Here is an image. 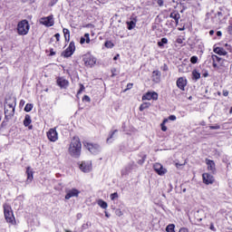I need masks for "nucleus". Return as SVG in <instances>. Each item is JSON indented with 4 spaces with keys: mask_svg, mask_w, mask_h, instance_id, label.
<instances>
[{
    "mask_svg": "<svg viewBox=\"0 0 232 232\" xmlns=\"http://www.w3.org/2000/svg\"><path fill=\"white\" fill-rule=\"evenodd\" d=\"M81 151H82L81 139L79 137H73L69 144L68 153L72 159H79L81 157Z\"/></svg>",
    "mask_w": 232,
    "mask_h": 232,
    "instance_id": "f257e3e1",
    "label": "nucleus"
},
{
    "mask_svg": "<svg viewBox=\"0 0 232 232\" xmlns=\"http://www.w3.org/2000/svg\"><path fill=\"white\" fill-rule=\"evenodd\" d=\"M4 215L6 222L8 224H12V226L15 225V217L14 216V210H12V207L8 204H4Z\"/></svg>",
    "mask_w": 232,
    "mask_h": 232,
    "instance_id": "f03ea898",
    "label": "nucleus"
},
{
    "mask_svg": "<svg viewBox=\"0 0 232 232\" xmlns=\"http://www.w3.org/2000/svg\"><path fill=\"white\" fill-rule=\"evenodd\" d=\"M18 35H27L30 32V24L27 20H22L17 24Z\"/></svg>",
    "mask_w": 232,
    "mask_h": 232,
    "instance_id": "7ed1b4c3",
    "label": "nucleus"
},
{
    "mask_svg": "<svg viewBox=\"0 0 232 232\" xmlns=\"http://www.w3.org/2000/svg\"><path fill=\"white\" fill-rule=\"evenodd\" d=\"M82 61L85 64V66L92 68L95 66L97 63V58H95L93 55L87 53L82 56Z\"/></svg>",
    "mask_w": 232,
    "mask_h": 232,
    "instance_id": "20e7f679",
    "label": "nucleus"
},
{
    "mask_svg": "<svg viewBox=\"0 0 232 232\" xmlns=\"http://www.w3.org/2000/svg\"><path fill=\"white\" fill-rule=\"evenodd\" d=\"M84 147L92 155H97V153H100V151H101V146L99 144H95V143L93 144V143H91V142H85L84 143Z\"/></svg>",
    "mask_w": 232,
    "mask_h": 232,
    "instance_id": "39448f33",
    "label": "nucleus"
},
{
    "mask_svg": "<svg viewBox=\"0 0 232 232\" xmlns=\"http://www.w3.org/2000/svg\"><path fill=\"white\" fill-rule=\"evenodd\" d=\"M75 53V43L71 42L65 51L62 53V57H72Z\"/></svg>",
    "mask_w": 232,
    "mask_h": 232,
    "instance_id": "423d86ee",
    "label": "nucleus"
},
{
    "mask_svg": "<svg viewBox=\"0 0 232 232\" xmlns=\"http://www.w3.org/2000/svg\"><path fill=\"white\" fill-rule=\"evenodd\" d=\"M47 138L51 142H57V140H59V134L57 133V130L55 128L50 129L47 131Z\"/></svg>",
    "mask_w": 232,
    "mask_h": 232,
    "instance_id": "0eeeda50",
    "label": "nucleus"
},
{
    "mask_svg": "<svg viewBox=\"0 0 232 232\" xmlns=\"http://www.w3.org/2000/svg\"><path fill=\"white\" fill-rule=\"evenodd\" d=\"M65 200H70V198H73L79 197L81 195V190L77 188H71V189H66L65 190Z\"/></svg>",
    "mask_w": 232,
    "mask_h": 232,
    "instance_id": "6e6552de",
    "label": "nucleus"
},
{
    "mask_svg": "<svg viewBox=\"0 0 232 232\" xmlns=\"http://www.w3.org/2000/svg\"><path fill=\"white\" fill-rule=\"evenodd\" d=\"M153 168H154V170L156 171V173H158V175H160V177H162V175H166V173H168V170L160 163H155Z\"/></svg>",
    "mask_w": 232,
    "mask_h": 232,
    "instance_id": "1a4fd4ad",
    "label": "nucleus"
},
{
    "mask_svg": "<svg viewBox=\"0 0 232 232\" xmlns=\"http://www.w3.org/2000/svg\"><path fill=\"white\" fill-rule=\"evenodd\" d=\"M159 99V94L155 92H147L142 96V101H157Z\"/></svg>",
    "mask_w": 232,
    "mask_h": 232,
    "instance_id": "9d476101",
    "label": "nucleus"
},
{
    "mask_svg": "<svg viewBox=\"0 0 232 232\" xmlns=\"http://www.w3.org/2000/svg\"><path fill=\"white\" fill-rule=\"evenodd\" d=\"M57 86H60L62 89L66 90L70 86V82L64 79L63 77H59L56 80Z\"/></svg>",
    "mask_w": 232,
    "mask_h": 232,
    "instance_id": "9b49d317",
    "label": "nucleus"
},
{
    "mask_svg": "<svg viewBox=\"0 0 232 232\" xmlns=\"http://www.w3.org/2000/svg\"><path fill=\"white\" fill-rule=\"evenodd\" d=\"M136 168L137 164H135V162H130L121 170V175H128L133 171V169H136Z\"/></svg>",
    "mask_w": 232,
    "mask_h": 232,
    "instance_id": "f8f14e48",
    "label": "nucleus"
},
{
    "mask_svg": "<svg viewBox=\"0 0 232 232\" xmlns=\"http://www.w3.org/2000/svg\"><path fill=\"white\" fill-rule=\"evenodd\" d=\"M80 169L83 171V173H90V171H92V161L82 162Z\"/></svg>",
    "mask_w": 232,
    "mask_h": 232,
    "instance_id": "ddd939ff",
    "label": "nucleus"
},
{
    "mask_svg": "<svg viewBox=\"0 0 232 232\" xmlns=\"http://www.w3.org/2000/svg\"><path fill=\"white\" fill-rule=\"evenodd\" d=\"M205 162L208 166V170L210 171V173H216L217 172V167L215 164V161L209 159H206Z\"/></svg>",
    "mask_w": 232,
    "mask_h": 232,
    "instance_id": "4468645a",
    "label": "nucleus"
},
{
    "mask_svg": "<svg viewBox=\"0 0 232 232\" xmlns=\"http://www.w3.org/2000/svg\"><path fill=\"white\" fill-rule=\"evenodd\" d=\"M41 24L44 26H53V16L50 15L40 19Z\"/></svg>",
    "mask_w": 232,
    "mask_h": 232,
    "instance_id": "2eb2a0df",
    "label": "nucleus"
},
{
    "mask_svg": "<svg viewBox=\"0 0 232 232\" xmlns=\"http://www.w3.org/2000/svg\"><path fill=\"white\" fill-rule=\"evenodd\" d=\"M203 182L204 184H207V186H209V184H213L215 182V178L209 174V173H203Z\"/></svg>",
    "mask_w": 232,
    "mask_h": 232,
    "instance_id": "dca6fc26",
    "label": "nucleus"
},
{
    "mask_svg": "<svg viewBox=\"0 0 232 232\" xmlns=\"http://www.w3.org/2000/svg\"><path fill=\"white\" fill-rule=\"evenodd\" d=\"M176 84H177L178 88H179V90H182V92H184V90L188 84V80H186V78H184V77H179L177 80Z\"/></svg>",
    "mask_w": 232,
    "mask_h": 232,
    "instance_id": "f3484780",
    "label": "nucleus"
},
{
    "mask_svg": "<svg viewBox=\"0 0 232 232\" xmlns=\"http://www.w3.org/2000/svg\"><path fill=\"white\" fill-rule=\"evenodd\" d=\"M32 124V117L29 114H26L24 120V126L28 128V130H34V126Z\"/></svg>",
    "mask_w": 232,
    "mask_h": 232,
    "instance_id": "a211bd4d",
    "label": "nucleus"
},
{
    "mask_svg": "<svg viewBox=\"0 0 232 232\" xmlns=\"http://www.w3.org/2000/svg\"><path fill=\"white\" fill-rule=\"evenodd\" d=\"M5 109H10L9 115H14L15 113V100H14L13 102H6Z\"/></svg>",
    "mask_w": 232,
    "mask_h": 232,
    "instance_id": "6ab92c4d",
    "label": "nucleus"
},
{
    "mask_svg": "<svg viewBox=\"0 0 232 232\" xmlns=\"http://www.w3.org/2000/svg\"><path fill=\"white\" fill-rule=\"evenodd\" d=\"M26 175H27V182H32V180H34V170H32V168L27 167Z\"/></svg>",
    "mask_w": 232,
    "mask_h": 232,
    "instance_id": "aec40b11",
    "label": "nucleus"
},
{
    "mask_svg": "<svg viewBox=\"0 0 232 232\" xmlns=\"http://www.w3.org/2000/svg\"><path fill=\"white\" fill-rule=\"evenodd\" d=\"M169 17L171 19H174L176 24H179V19H180V14H179V12L174 11L169 14Z\"/></svg>",
    "mask_w": 232,
    "mask_h": 232,
    "instance_id": "412c9836",
    "label": "nucleus"
},
{
    "mask_svg": "<svg viewBox=\"0 0 232 232\" xmlns=\"http://www.w3.org/2000/svg\"><path fill=\"white\" fill-rule=\"evenodd\" d=\"M214 53H218V55H227V52L222 47H216Z\"/></svg>",
    "mask_w": 232,
    "mask_h": 232,
    "instance_id": "4be33fe9",
    "label": "nucleus"
},
{
    "mask_svg": "<svg viewBox=\"0 0 232 232\" xmlns=\"http://www.w3.org/2000/svg\"><path fill=\"white\" fill-rule=\"evenodd\" d=\"M90 44V34L86 33L84 34V37H81L80 39V44Z\"/></svg>",
    "mask_w": 232,
    "mask_h": 232,
    "instance_id": "5701e85b",
    "label": "nucleus"
},
{
    "mask_svg": "<svg viewBox=\"0 0 232 232\" xmlns=\"http://www.w3.org/2000/svg\"><path fill=\"white\" fill-rule=\"evenodd\" d=\"M212 61H213V68H218V64L217 63H220L222 61V58L217 56V55H212Z\"/></svg>",
    "mask_w": 232,
    "mask_h": 232,
    "instance_id": "b1692460",
    "label": "nucleus"
},
{
    "mask_svg": "<svg viewBox=\"0 0 232 232\" xmlns=\"http://www.w3.org/2000/svg\"><path fill=\"white\" fill-rule=\"evenodd\" d=\"M117 131H119V130H114L113 131L110 132L109 137L107 138V143L108 144L113 142V140H111V139H113V136L117 133Z\"/></svg>",
    "mask_w": 232,
    "mask_h": 232,
    "instance_id": "393cba45",
    "label": "nucleus"
},
{
    "mask_svg": "<svg viewBox=\"0 0 232 232\" xmlns=\"http://www.w3.org/2000/svg\"><path fill=\"white\" fill-rule=\"evenodd\" d=\"M200 79V72H198L197 70L192 71V80L193 81H198Z\"/></svg>",
    "mask_w": 232,
    "mask_h": 232,
    "instance_id": "a878e982",
    "label": "nucleus"
},
{
    "mask_svg": "<svg viewBox=\"0 0 232 232\" xmlns=\"http://www.w3.org/2000/svg\"><path fill=\"white\" fill-rule=\"evenodd\" d=\"M65 41L70 42V30L63 28V30Z\"/></svg>",
    "mask_w": 232,
    "mask_h": 232,
    "instance_id": "bb28decb",
    "label": "nucleus"
},
{
    "mask_svg": "<svg viewBox=\"0 0 232 232\" xmlns=\"http://www.w3.org/2000/svg\"><path fill=\"white\" fill-rule=\"evenodd\" d=\"M98 206H100V208H102V209H106L108 208V203H106V201L100 199L98 200Z\"/></svg>",
    "mask_w": 232,
    "mask_h": 232,
    "instance_id": "cd10ccee",
    "label": "nucleus"
},
{
    "mask_svg": "<svg viewBox=\"0 0 232 232\" xmlns=\"http://www.w3.org/2000/svg\"><path fill=\"white\" fill-rule=\"evenodd\" d=\"M5 115L7 121H10L14 117V114H10V109H5Z\"/></svg>",
    "mask_w": 232,
    "mask_h": 232,
    "instance_id": "c85d7f7f",
    "label": "nucleus"
},
{
    "mask_svg": "<svg viewBox=\"0 0 232 232\" xmlns=\"http://www.w3.org/2000/svg\"><path fill=\"white\" fill-rule=\"evenodd\" d=\"M136 24H137L134 21L127 22L128 30H133V28H135Z\"/></svg>",
    "mask_w": 232,
    "mask_h": 232,
    "instance_id": "c756f323",
    "label": "nucleus"
},
{
    "mask_svg": "<svg viewBox=\"0 0 232 232\" xmlns=\"http://www.w3.org/2000/svg\"><path fill=\"white\" fill-rule=\"evenodd\" d=\"M164 44H168V38H162L160 42H158V46H160V48H162Z\"/></svg>",
    "mask_w": 232,
    "mask_h": 232,
    "instance_id": "7c9ffc66",
    "label": "nucleus"
},
{
    "mask_svg": "<svg viewBox=\"0 0 232 232\" xmlns=\"http://www.w3.org/2000/svg\"><path fill=\"white\" fill-rule=\"evenodd\" d=\"M167 232H175V225L170 224L166 227Z\"/></svg>",
    "mask_w": 232,
    "mask_h": 232,
    "instance_id": "2f4dec72",
    "label": "nucleus"
},
{
    "mask_svg": "<svg viewBox=\"0 0 232 232\" xmlns=\"http://www.w3.org/2000/svg\"><path fill=\"white\" fill-rule=\"evenodd\" d=\"M166 122H168V119H165L163 122L161 123V130L162 131H168V127H166Z\"/></svg>",
    "mask_w": 232,
    "mask_h": 232,
    "instance_id": "473e14b6",
    "label": "nucleus"
},
{
    "mask_svg": "<svg viewBox=\"0 0 232 232\" xmlns=\"http://www.w3.org/2000/svg\"><path fill=\"white\" fill-rule=\"evenodd\" d=\"M31 110H34V105L32 103H27L24 107V111H30Z\"/></svg>",
    "mask_w": 232,
    "mask_h": 232,
    "instance_id": "72a5a7b5",
    "label": "nucleus"
},
{
    "mask_svg": "<svg viewBox=\"0 0 232 232\" xmlns=\"http://www.w3.org/2000/svg\"><path fill=\"white\" fill-rule=\"evenodd\" d=\"M147 108H150V103H143L140 106V111H144Z\"/></svg>",
    "mask_w": 232,
    "mask_h": 232,
    "instance_id": "f704fd0d",
    "label": "nucleus"
},
{
    "mask_svg": "<svg viewBox=\"0 0 232 232\" xmlns=\"http://www.w3.org/2000/svg\"><path fill=\"white\" fill-rule=\"evenodd\" d=\"M114 44L111 43V41L105 42V47L106 48H113Z\"/></svg>",
    "mask_w": 232,
    "mask_h": 232,
    "instance_id": "c9c22d12",
    "label": "nucleus"
},
{
    "mask_svg": "<svg viewBox=\"0 0 232 232\" xmlns=\"http://www.w3.org/2000/svg\"><path fill=\"white\" fill-rule=\"evenodd\" d=\"M198 61V57H197V56H192L191 58H190V63H192V64H197V62Z\"/></svg>",
    "mask_w": 232,
    "mask_h": 232,
    "instance_id": "e433bc0d",
    "label": "nucleus"
},
{
    "mask_svg": "<svg viewBox=\"0 0 232 232\" xmlns=\"http://www.w3.org/2000/svg\"><path fill=\"white\" fill-rule=\"evenodd\" d=\"M84 90H85L84 85L82 83H80V90L77 92L78 95H81V93H82Z\"/></svg>",
    "mask_w": 232,
    "mask_h": 232,
    "instance_id": "4c0bfd02",
    "label": "nucleus"
},
{
    "mask_svg": "<svg viewBox=\"0 0 232 232\" xmlns=\"http://www.w3.org/2000/svg\"><path fill=\"white\" fill-rule=\"evenodd\" d=\"M115 215L117 217H122V215H124V213H122V210H121V208H118L115 210Z\"/></svg>",
    "mask_w": 232,
    "mask_h": 232,
    "instance_id": "58836bf2",
    "label": "nucleus"
},
{
    "mask_svg": "<svg viewBox=\"0 0 232 232\" xmlns=\"http://www.w3.org/2000/svg\"><path fill=\"white\" fill-rule=\"evenodd\" d=\"M115 198H119V194L117 192L111 194V200H115Z\"/></svg>",
    "mask_w": 232,
    "mask_h": 232,
    "instance_id": "ea45409f",
    "label": "nucleus"
},
{
    "mask_svg": "<svg viewBox=\"0 0 232 232\" xmlns=\"http://www.w3.org/2000/svg\"><path fill=\"white\" fill-rule=\"evenodd\" d=\"M209 129H210V130H220V125L216 124V125H214V126H210Z\"/></svg>",
    "mask_w": 232,
    "mask_h": 232,
    "instance_id": "a19ab883",
    "label": "nucleus"
},
{
    "mask_svg": "<svg viewBox=\"0 0 232 232\" xmlns=\"http://www.w3.org/2000/svg\"><path fill=\"white\" fill-rule=\"evenodd\" d=\"M82 100L86 101V102H90V101H91L90 96H88V95H84Z\"/></svg>",
    "mask_w": 232,
    "mask_h": 232,
    "instance_id": "79ce46f5",
    "label": "nucleus"
},
{
    "mask_svg": "<svg viewBox=\"0 0 232 232\" xmlns=\"http://www.w3.org/2000/svg\"><path fill=\"white\" fill-rule=\"evenodd\" d=\"M54 37H55L56 41L59 42L60 39H61V34L59 33H57V34H54Z\"/></svg>",
    "mask_w": 232,
    "mask_h": 232,
    "instance_id": "37998d69",
    "label": "nucleus"
},
{
    "mask_svg": "<svg viewBox=\"0 0 232 232\" xmlns=\"http://www.w3.org/2000/svg\"><path fill=\"white\" fill-rule=\"evenodd\" d=\"M169 121H177V116H175V115H170V116L169 117Z\"/></svg>",
    "mask_w": 232,
    "mask_h": 232,
    "instance_id": "c03bdc74",
    "label": "nucleus"
},
{
    "mask_svg": "<svg viewBox=\"0 0 232 232\" xmlns=\"http://www.w3.org/2000/svg\"><path fill=\"white\" fill-rule=\"evenodd\" d=\"M161 70H163V72H168L169 68L168 65L165 63L162 67Z\"/></svg>",
    "mask_w": 232,
    "mask_h": 232,
    "instance_id": "a18cd8bd",
    "label": "nucleus"
},
{
    "mask_svg": "<svg viewBox=\"0 0 232 232\" xmlns=\"http://www.w3.org/2000/svg\"><path fill=\"white\" fill-rule=\"evenodd\" d=\"M227 32L230 35H232V24L227 27Z\"/></svg>",
    "mask_w": 232,
    "mask_h": 232,
    "instance_id": "49530a36",
    "label": "nucleus"
},
{
    "mask_svg": "<svg viewBox=\"0 0 232 232\" xmlns=\"http://www.w3.org/2000/svg\"><path fill=\"white\" fill-rule=\"evenodd\" d=\"M133 88V83H128L126 90H131Z\"/></svg>",
    "mask_w": 232,
    "mask_h": 232,
    "instance_id": "de8ad7c7",
    "label": "nucleus"
},
{
    "mask_svg": "<svg viewBox=\"0 0 232 232\" xmlns=\"http://www.w3.org/2000/svg\"><path fill=\"white\" fill-rule=\"evenodd\" d=\"M157 4L159 5V6H162L164 5V1L163 0H158Z\"/></svg>",
    "mask_w": 232,
    "mask_h": 232,
    "instance_id": "09e8293b",
    "label": "nucleus"
},
{
    "mask_svg": "<svg viewBox=\"0 0 232 232\" xmlns=\"http://www.w3.org/2000/svg\"><path fill=\"white\" fill-rule=\"evenodd\" d=\"M145 160H146L145 159L140 160H138V164H140V166H142V164H144V161H145Z\"/></svg>",
    "mask_w": 232,
    "mask_h": 232,
    "instance_id": "8fccbe9b",
    "label": "nucleus"
},
{
    "mask_svg": "<svg viewBox=\"0 0 232 232\" xmlns=\"http://www.w3.org/2000/svg\"><path fill=\"white\" fill-rule=\"evenodd\" d=\"M179 232H189V230H188V228H186V227H182L179 229Z\"/></svg>",
    "mask_w": 232,
    "mask_h": 232,
    "instance_id": "3c124183",
    "label": "nucleus"
},
{
    "mask_svg": "<svg viewBox=\"0 0 232 232\" xmlns=\"http://www.w3.org/2000/svg\"><path fill=\"white\" fill-rule=\"evenodd\" d=\"M211 231H217V228H215V225L211 224L210 227Z\"/></svg>",
    "mask_w": 232,
    "mask_h": 232,
    "instance_id": "603ef678",
    "label": "nucleus"
},
{
    "mask_svg": "<svg viewBox=\"0 0 232 232\" xmlns=\"http://www.w3.org/2000/svg\"><path fill=\"white\" fill-rule=\"evenodd\" d=\"M153 74L158 75L159 77H160V72H159V71H154Z\"/></svg>",
    "mask_w": 232,
    "mask_h": 232,
    "instance_id": "864d4df0",
    "label": "nucleus"
},
{
    "mask_svg": "<svg viewBox=\"0 0 232 232\" xmlns=\"http://www.w3.org/2000/svg\"><path fill=\"white\" fill-rule=\"evenodd\" d=\"M223 95H224V97H227V95H229V92L223 91Z\"/></svg>",
    "mask_w": 232,
    "mask_h": 232,
    "instance_id": "5fc2aeb1",
    "label": "nucleus"
},
{
    "mask_svg": "<svg viewBox=\"0 0 232 232\" xmlns=\"http://www.w3.org/2000/svg\"><path fill=\"white\" fill-rule=\"evenodd\" d=\"M224 63H227L226 60H222L219 62L220 66H224Z\"/></svg>",
    "mask_w": 232,
    "mask_h": 232,
    "instance_id": "6e6d98bb",
    "label": "nucleus"
},
{
    "mask_svg": "<svg viewBox=\"0 0 232 232\" xmlns=\"http://www.w3.org/2000/svg\"><path fill=\"white\" fill-rule=\"evenodd\" d=\"M217 35H218V37H222V32L221 31H218L217 32Z\"/></svg>",
    "mask_w": 232,
    "mask_h": 232,
    "instance_id": "4d7b16f0",
    "label": "nucleus"
},
{
    "mask_svg": "<svg viewBox=\"0 0 232 232\" xmlns=\"http://www.w3.org/2000/svg\"><path fill=\"white\" fill-rule=\"evenodd\" d=\"M50 55H55V52H53V49H51Z\"/></svg>",
    "mask_w": 232,
    "mask_h": 232,
    "instance_id": "13d9d810",
    "label": "nucleus"
},
{
    "mask_svg": "<svg viewBox=\"0 0 232 232\" xmlns=\"http://www.w3.org/2000/svg\"><path fill=\"white\" fill-rule=\"evenodd\" d=\"M209 75V73H208V72H205L204 73H203V77H208Z\"/></svg>",
    "mask_w": 232,
    "mask_h": 232,
    "instance_id": "bf43d9fd",
    "label": "nucleus"
},
{
    "mask_svg": "<svg viewBox=\"0 0 232 232\" xmlns=\"http://www.w3.org/2000/svg\"><path fill=\"white\" fill-rule=\"evenodd\" d=\"M117 59H119V54L113 57V61H117Z\"/></svg>",
    "mask_w": 232,
    "mask_h": 232,
    "instance_id": "052dcab7",
    "label": "nucleus"
},
{
    "mask_svg": "<svg viewBox=\"0 0 232 232\" xmlns=\"http://www.w3.org/2000/svg\"><path fill=\"white\" fill-rule=\"evenodd\" d=\"M213 34H215V31L210 30V31H209V35H213Z\"/></svg>",
    "mask_w": 232,
    "mask_h": 232,
    "instance_id": "680f3d73",
    "label": "nucleus"
},
{
    "mask_svg": "<svg viewBox=\"0 0 232 232\" xmlns=\"http://www.w3.org/2000/svg\"><path fill=\"white\" fill-rule=\"evenodd\" d=\"M24 100H21L20 104L24 105Z\"/></svg>",
    "mask_w": 232,
    "mask_h": 232,
    "instance_id": "e2e57ef3",
    "label": "nucleus"
},
{
    "mask_svg": "<svg viewBox=\"0 0 232 232\" xmlns=\"http://www.w3.org/2000/svg\"><path fill=\"white\" fill-rule=\"evenodd\" d=\"M105 217H107V218H110V214H108L106 211H105Z\"/></svg>",
    "mask_w": 232,
    "mask_h": 232,
    "instance_id": "0e129e2a",
    "label": "nucleus"
},
{
    "mask_svg": "<svg viewBox=\"0 0 232 232\" xmlns=\"http://www.w3.org/2000/svg\"><path fill=\"white\" fill-rule=\"evenodd\" d=\"M177 43H179V44H180V43H182V40H181V39H178V40H177Z\"/></svg>",
    "mask_w": 232,
    "mask_h": 232,
    "instance_id": "69168bd1",
    "label": "nucleus"
},
{
    "mask_svg": "<svg viewBox=\"0 0 232 232\" xmlns=\"http://www.w3.org/2000/svg\"><path fill=\"white\" fill-rule=\"evenodd\" d=\"M225 46H227V44H226Z\"/></svg>",
    "mask_w": 232,
    "mask_h": 232,
    "instance_id": "338daca9",
    "label": "nucleus"
}]
</instances>
